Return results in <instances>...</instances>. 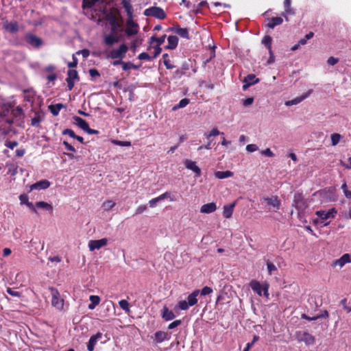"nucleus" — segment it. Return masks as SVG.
<instances>
[{"label":"nucleus","mask_w":351,"mask_h":351,"mask_svg":"<svg viewBox=\"0 0 351 351\" xmlns=\"http://www.w3.org/2000/svg\"><path fill=\"white\" fill-rule=\"evenodd\" d=\"M88 72H89L90 77H97L100 76L99 71L95 69H90L88 71Z\"/></svg>","instance_id":"5fc2aeb1"},{"label":"nucleus","mask_w":351,"mask_h":351,"mask_svg":"<svg viewBox=\"0 0 351 351\" xmlns=\"http://www.w3.org/2000/svg\"><path fill=\"white\" fill-rule=\"evenodd\" d=\"M168 45L167 48L169 49H174L176 48L178 43V38L176 36H169L167 38Z\"/></svg>","instance_id":"a878e982"},{"label":"nucleus","mask_w":351,"mask_h":351,"mask_svg":"<svg viewBox=\"0 0 351 351\" xmlns=\"http://www.w3.org/2000/svg\"><path fill=\"white\" fill-rule=\"evenodd\" d=\"M138 58L141 60H147V61H151L152 60V58L151 56H149L147 53L146 52H143L141 53H140L138 56Z\"/></svg>","instance_id":"a18cd8bd"},{"label":"nucleus","mask_w":351,"mask_h":351,"mask_svg":"<svg viewBox=\"0 0 351 351\" xmlns=\"http://www.w3.org/2000/svg\"><path fill=\"white\" fill-rule=\"evenodd\" d=\"M62 134L69 135L71 138H73L74 139L76 137L75 132L71 129H65L64 130H63Z\"/></svg>","instance_id":"49530a36"},{"label":"nucleus","mask_w":351,"mask_h":351,"mask_svg":"<svg viewBox=\"0 0 351 351\" xmlns=\"http://www.w3.org/2000/svg\"><path fill=\"white\" fill-rule=\"evenodd\" d=\"M191 62L190 60H188L187 61L183 62L180 68L175 71L176 76L178 78H180L182 75H185L186 73V71L191 67Z\"/></svg>","instance_id":"2eb2a0df"},{"label":"nucleus","mask_w":351,"mask_h":351,"mask_svg":"<svg viewBox=\"0 0 351 351\" xmlns=\"http://www.w3.org/2000/svg\"><path fill=\"white\" fill-rule=\"evenodd\" d=\"M164 64L167 69H172L174 68V66L171 63V61L169 59L164 60Z\"/></svg>","instance_id":"338daca9"},{"label":"nucleus","mask_w":351,"mask_h":351,"mask_svg":"<svg viewBox=\"0 0 351 351\" xmlns=\"http://www.w3.org/2000/svg\"><path fill=\"white\" fill-rule=\"evenodd\" d=\"M66 79L70 80H78V73L76 70L71 69L68 71Z\"/></svg>","instance_id":"a19ab883"},{"label":"nucleus","mask_w":351,"mask_h":351,"mask_svg":"<svg viewBox=\"0 0 351 351\" xmlns=\"http://www.w3.org/2000/svg\"><path fill=\"white\" fill-rule=\"evenodd\" d=\"M155 340L157 343L162 342L167 336V334L163 331H157L155 334Z\"/></svg>","instance_id":"f704fd0d"},{"label":"nucleus","mask_w":351,"mask_h":351,"mask_svg":"<svg viewBox=\"0 0 351 351\" xmlns=\"http://www.w3.org/2000/svg\"><path fill=\"white\" fill-rule=\"evenodd\" d=\"M26 43L35 48H39L43 45V40L40 38L31 33H27L25 35Z\"/></svg>","instance_id":"1a4fd4ad"},{"label":"nucleus","mask_w":351,"mask_h":351,"mask_svg":"<svg viewBox=\"0 0 351 351\" xmlns=\"http://www.w3.org/2000/svg\"><path fill=\"white\" fill-rule=\"evenodd\" d=\"M337 211L335 208L329 209L328 211L317 210L315 215L319 217L314 220V223H324L328 219H334Z\"/></svg>","instance_id":"7ed1b4c3"},{"label":"nucleus","mask_w":351,"mask_h":351,"mask_svg":"<svg viewBox=\"0 0 351 351\" xmlns=\"http://www.w3.org/2000/svg\"><path fill=\"white\" fill-rule=\"evenodd\" d=\"M293 206H294L298 210V217L300 220H302V219L304 217V212L308 208V204L301 193H295L293 201Z\"/></svg>","instance_id":"f257e3e1"},{"label":"nucleus","mask_w":351,"mask_h":351,"mask_svg":"<svg viewBox=\"0 0 351 351\" xmlns=\"http://www.w3.org/2000/svg\"><path fill=\"white\" fill-rule=\"evenodd\" d=\"M102 336L101 332H97L96 335L91 336L87 343V350L88 351H93L97 341L101 339Z\"/></svg>","instance_id":"f3484780"},{"label":"nucleus","mask_w":351,"mask_h":351,"mask_svg":"<svg viewBox=\"0 0 351 351\" xmlns=\"http://www.w3.org/2000/svg\"><path fill=\"white\" fill-rule=\"evenodd\" d=\"M5 145L7 147H9L12 149H13L15 147L18 145L17 141H6Z\"/></svg>","instance_id":"864d4df0"},{"label":"nucleus","mask_w":351,"mask_h":351,"mask_svg":"<svg viewBox=\"0 0 351 351\" xmlns=\"http://www.w3.org/2000/svg\"><path fill=\"white\" fill-rule=\"evenodd\" d=\"M341 138H342V136L338 133H334V134H331L332 145V146L337 145L339 143V141H341Z\"/></svg>","instance_id":"ea45409f"},{"label":"nucleus","mask_w":351,"mask_h":351,"mask_svg":"<svg viewBox=\"0 0 351 351\" xmlns=\"http://www.w3.org/2000/svg\"><path fill=\"white\" fill-rule=\"evenodd\" d=\"M351 262V257L350 254H345L340 258L337 259L335 262V265H338L340 267L344 266L346 263Z\"/></svg>","instance_id":"4be33fe9"},{"label":"nucleus","mask_w":351,"mask_h":351,"mask_svg":"<svg viewBox=\"0 0 351 351\" xmlns=\"http://www.w3.org/2000/svg\"><path fill=\"white\" fill-rule=\"evenodd\" d=\"M295 338L299 342H304L306 346H312L315 342V337L304 331L296 332Z\"/></svg>","instance_id":"423d86ee"},{"label":"nucleus","mask_w":351,"mask_h":351,"mask_svg":"<svg viewBox=\"0 0 351 351\" xmlns=\"http://www.w3.org/2000/svg\"><path fill=\"white\" fill-rule=\"evenodd\" d=\"M116 203L112 200H107L104 202L103 204V208L106 210H111L114 206Z\"/></svg>","instance_id":"79ce46f5"},{"label":"nucleus","mask_w":351,"mask_h":351,"mask_svg":"<svg viewBox=\"0 0 351 351\" xmlns=\"http://www.w3.org/2000/svg\"><path fill=\"white\" fill-rule=\"evenodd\" d=\"M36 206L39 208L48 210L50 213H52L53 211V206L50 204H48L47 202H38L36 204Z\"/></svg>","instance_id":"72a5a7b5"},{"label":"nucleus","mask_w":351,"mask_h":351,"mask_svg":"<svg viewBox=\"0 0 351 351\" xmlns=\"http://www.w3.org/2000/svg\"><path fill=\"white\" fill-rule=\"evenodd\" d=\"M199 294V290L196 289L191 293L188 298L187 301L182 300L178 303V306L181 310H187L189 306H193L197 302V297Z\"/></svg>","instance_id":"20e7f679"},{"label":"nucleus","mask_w":351,"mask_h":351,"mask_svg":"<svg viewBox=\"0 0 351 351\" xmlns=\"http://www.w3.org/2000/svg\"><path fill=\"white\" fill-rule=\"evenodd\" d=\"M338 61L339 60L337 58L331 56L327 60V63L331 66H333L336 64Z\"/></svg>","instance_id":"bf43d9fd"},{"label":"nucleus","mask_w":351,"mask_h":351,"mask_svg":"<svg viewBox=\"0 0 351 351\" xmlns=\"http://www.w3.org/2000/svg\"><path fill=\"white\" fill-rule=\"evenodd\" d=\"M261 154L268 157H273L274 156V153L269 148H267L266 149L262 151Z\"/></svg>","instance_id":"052dcab7"},{"label":"nucleus","mask_w":351,"mask_h":351,"mask_svg":"<svg viewBox=\"0 0 351 351\" xmlns=\"http://www.w3.org/2000/svg\"><path fill=\"white\" fill-rule=\"evenodd\" d=\"M66 82H67V88L69 90H71L74 87V80H69L66 79Z\"/></svg>","instance_id":"774afa93"},{"label":"nucleus","mask_w":351,"mask_h":351,"mask_svg":"<svg viewBox=\"0 0 351 351\" xmlns=\"http://www.w3.org/2000/svg\"><path fill=\"white\" fill-rule=\"evenodd\" d=\"M62 106H63L62 104H58L56 105H51L49 108L50 112L54 116H56L58 114V113H59L60 110H61V108H62Z\"/></svg>","instance_id":"e433bc0d"},{"label":"nucleus","mask_w":351,"mask_h":351,"mask_svg":"<svg viewBox=\"0 0 351 351\" xmlns=\"http://www.w3.org/2000/svg\"><path fill=\"white\" fill-rule=\"evenodd\" d=\"M51 294V304L58 310H62L64 306V300L60 298L58 291L53 288H49Z\"/></svg>","instance_id":"0eeeda50"},{"label":"nucleus","mask_w":351,"mask_h":351,"mask_svg":"<svg viewBox=\"0 0 351 351\" xmlns=\"http://www.w3.org/2000/svg\"><path fill=\"white\" fill-rule=\"evenodd\" d=\"M74 121L75 123L81 129L86 132V130L88 129V123L83 119L79 117H74Z\"/></svg>","instance_id":"393cba45"},{"label":"nucleus","mask_w":351,"mask_h":351,"mask_svg":"<svg viewBox=\"0 0 351 351\" xmlns=\"http://www.w3.org/2000/svg\"><path fill=\"white\" fill-rule=\"evenodd\" d=\"M174 32L182 38H189V31L186 28L176 27L174 28Z\"/></svg>","instance_id":"473e14b6"},{"label":"nucleus","mask_w":351,"mask_h":351,"mask_svg":"<svg viewBox=\"0 0 351 351\" xmlns=\"http://www.w3.org/2000/svg\"><path fill=\"white\" fill-rule=\"evenodd\" d=\"M77 54H82V56L84 58H86L89 56L90 55V51L88 49H82V50H80L77 52Z\"/></svg>","instance_id":"4d7b16f0"},{"label":"nucleus","mask_w":351,"mask_h":351,"mask_svg":"<svg viewBox=\"0 0 351 351\" xmlns=\"http://www.w3.org/2000/svg\"><path fill=\"white\" fill-rule=\"evenodd\" d=\"M258 146L255 144H249L246 146V150L249 152H254L258 150Z\"/></svg>","instance_id":"8fccbe9b"},{"label":"nucleus","mask_w":351,"mask_h":351,"mask_svg":"<svg viewBox=\"0 0 351 351\" xmlns=\"http://www.w3.org/2000/svg\"><path fill=\"white\" fill-rule=\"evenodd\" d=\"M267 266L270 275L272 274L273 271L277 269L276 267L270 262L267 263Z\"/></svg>","instance_id":"603ef678"},{"label":"nucleus","mask_w":351,"mask_h":351,"mask_svg":"<svg viewBox=\"0 0 351 351\" xmlns=\"http://www.w3.org/2000/svg\"><path fill=\"white\" fill-rule=\"evenodd\" d=\"M50 186V182L46 180H43L39 182H37L30 186V191L32 190H40V189H46Z\"/></svg>","instance_id":"6ab92c4d"},{"label":"nucleus","mask_w":351,"mask_h":351,"mask_svg":"<svg viewBox=\"0 0 351 351\" xmlns=\"http://www.w3.org/2000/svg\"><path fill=\"white\" fill-rule=\"evenodd\" d=\"M259 79L256 77L254 74H250L247 75L246 77H244L243 80V83H248L250 85H254L257 83H258Z\"/></svg>","instance_id":"cd10ccee"},{"label":"nucleus","mask_w":351,"mask_h":351,"mask_svg":"<svg viewBox=\"0 0 351 351\" xmlns=\"http://www.w3.org/2000/svg\"><path fill=\"white\" fill-rule=\"evenodd\" d=\"M162 317L166 321H169L174 319L175 315L171 311L169 310L166 306H165L162 309Z\"/></svg>","instance_id":"bb28decb"},{"label":"nucleus","mask_w":351,"mask_h":351,"mask_svg":"<svg viewBox=\"0 0 351 351\" xmlns=\"http://www.w3.org/2000/svg\"><path fill=\"white\" fill-rule=\"evenodd\" d=\"M182 322L181 320L180 319H177L173 322H171L169 326H168V328L169 329H173L175 328L176 327L180 326Z\"/></svg>","instance_id":"3c124183"},{"label":"nucleus","mask_w":351,"mask_h":351,"mask_svg":"<svg viewBox=\"0 0 351 351\" xmlns=\"http://www.w3.org/2000/svg\"><path fill=\"white\" fill-rule=\"evenodd\" d=\"M250 286L253 291L257 293L259 296L263 295L262 291H263V295L266 298L269 297V285L267 283L261 285V283L257 280H253L250 282Z\"/></svg>","instance_id":"39448f33"},{"label":"nucleus","mask_w":351,"mask_h":351,"mask_svg":"<svg viewBox=\"0 0 351 351\" xmlns=\"http://www.w3.org/2000/svg\"><path fill=\"white\" fill-rule=\"evenodd\" d=\"M272 38L269 36H265L262 40V43L268 49L269 51L271 50Z\"/></svg>","instance_id":"4c0bfd02"},{"label":"nucleus","mask_w":351,"mask_h":351,"mask_svg":"<svg viewBox=\"0 0 351 351\" xmlns=\"http://www.w3.org/2000/svg\"><path fill=\"white\" fill-rule=\"evenodd\" d=\"M2 27L6 32L11 34H14L19 31V24L16 21H5L3 23Z\"/></svg>","instance_id":"f8f14e48"},{"label":"nucleus","mask_w":351,"mask_h":351,"mask_svg":"<svg viewBox=\"0 0 351 351\" xmlns=\"http://www.w3.org/2000/svg\"><path fill=\"white\" fill-rule=\"evenodd\" d=\"M90 304H88V308L93 310L99 304L100 298L97 295H90L89 297Z\"/></svg>","instance_id":"7c9ffc66"},{"label":"nucleus","mask_w":351,"mask_h":351,"mask_svg":"<svg viewBox=\"0 0 351 351\" xmlns=\"http://www.w3.org/2000/svg\"><path fill=\"white\" fill-rule=\"evenodd\" d=\"M291 0H285L284 5H285V12L282 15L285 17L286 20L288 21V15L294 14V10L291 8Z\"/></svg>","instance_id":"5701e85b"},{"label":"nucleus","mask_w":351,"mask_h":351,"mask_svg":"<svg viewBox=\"0 0 351 351\" xmlns=\"http://www.w3.org/2000/svg\"><path fill=\"white\" fill-rule=\"evenodd\" d=\"M128 51V46L125 44H122L117 49L106 51V56L108 58L122 60Z\"/></svg>","instance_id":"f03ea898"},{"label":"nucleus","mask_w":351,"mask_h":351,"mask_svg":"<svg viewBox=\"0 0 351 351\" xmlns=\"http://www.w3.org/2000/svg\"><path fill=\"white\" fill-rule=\"evenodd\" d=\"M166 38V35H163L160 36V38H157L156 39V45L160 47L162 44L164 43Z\"/></svg>","instance_id":"0e129e2a"},{"label":"nucleus","mask_w":351,"mask_h":351,"mask_svg":"<svg viewBox=\"0 0 351 351\" xmlns=\"http://www.w3.org/2000/svg\"><path fill=\"white\" fill-rule=\"evenodd\" d=\"M121 4L127 12V15L128 18H133V8L131 5L130 1L128 0H122Z\"/></svg>","instance_id":"b1692460"},{"label":"nucleus","mask_w":351,"mask_h":351,"mask_svg":"<svg viewBox=\"0 0 351 351\" xmlns=\"http://www.w3.org/2000/svg\"><path fill=\"white\" fill-rule=\"evenodd\" d=\"M253 102H254V98L253 97H248L247 99H245L243 101V104L245 106H248L252 105L253 104Z\"/></svg>","instance_id":"69168bd1"},{"label":"nucleus","mask_w":351,"mask_h":351,"mask_svg":"<svg viewBox=\"0 0 351 351\" xmlns=\"http://www.w3.org/2000/svg\"><path fill=\"white\" fill-rule=\"evenodd\" d=\"M110 25H111V32L113 34H117V30L118 27H119V24L114 17L111 20Z\"/></svg>","instance_id":"37998d69"},{"label":"nucleus","mask_w":351,"mask_h":351,"mask_svg":"<svg viewBox=\"0 0 351 351\" xmlns=\"http://www.w3.org/2000/svg\"><path fill=\"white\" fill-rule=\"evenodd\" d=\"M144 15L147 16H154L158 19L166 18V14L164 10L159 7H151L144 11Z\"/></svg>","instance_id":"6e6552de"},{"label":"nucleus","mask_w":351,"mask_h":351,"mask_svg":"<svg viewBox=\"0 0 351 351\" xmlns=\"http://www.w3.org/2000/svg\"><path fill=\"white\" fill-rule=\"evenodd\" d=\"M99 0H82V8L84 10L92 8Z\"/></svg>","instance_id":"2f4dec72"},{"label":"nucleus","mask_w":351,"mask_h":351,"mask_svg":"<svg viewBox=\"0 0 351 351\" xmlns=\"http://www.w3.org/2000/svg\"><path fill=\"white\" fill-rule=\"evenodd\" d=\"M63 145L67 150L71 151L72 152H75L76 150L74 148V147L69 144L67 141H63Z\"/></svg>","instance_id":"13d9d810"},{"label":"nucleus","mask_w":351,"mask_h":351,"mask_svg":"<svg viewBox=\"0 0 351 351\" xmlns=\"http://www.w3.org/2000/svg\"><path fill=\"white\" fill-rule=\"evenodd\" d=\"M158 202H160V200H159V199H158V197H155V198H154V199H151V200H149V206H150L151 208H154V207L156 206L157 203H158Z\"/></svg>","instance_id":"e2e57ef3"},{"label":"nucleus","mask_w":351,"mask_h":351,"mask_svg":"<svg viewBox=\"0 0 351 351\" xmlns=\"http://www.w3.org/2000/svg\"><path fill=\"white\" fill-rule=\"evenodd\" d=\"M153 48H154V52H153V56H152V59L156 58L161 53V51H162V49L160 48V47L157 46V45L154 47Z\"/></svg>","instance_id":"de8ad7c7"},{"label":"nucleus","mask_w":351,"mask_h":351,"mask_svg":"<svg viewBox=\"0 0 351 351\" xmlns=\"http://www.w3.org/2000/svg\"><path fill=\"white\" fill-rule=\"evenodd\" d=\"M123 71H128L131 69H138V66L134 65V64L131 63L130 62L123 63Z\"/></svg>","instance_id":"c03bdc74"},{"label":"nucleus","mask_w":351,"mask_h":351,"mask_svg":"<svg viewBox=\"0 0 351 351\" xmlns=\"http://www.w3.org/2000/svg\"><path fill=\"white\" fill-rule=\"evenodd\" d=\"M189 99H186V98H184V99H182L180 101L179 104H177V105H175L172 110H177L180 108H184L185 106H186L189 104Z\"/></svg>","instance_id":"c9c22d12"},{"label":"nucleus","mask_w":351,"mask_h":351,"mask_svg":"<svg viewBox=\"0 0 351 351\" xmlns=\"http://www.w3.org/2000/svg\"><path fill=\"white\" fill-rule=\"evenodd\" d=\"M235 204H236V203L233 202L232 204H226V205L223 206V215L225 218L229 219L231 217L233 210H234V208L235 206Z\"/></svg>","instance_id":"412c9836"},{"label":"nucleus","mask_w":351,"mask_h":351,"mask_svg":"<svg viewBox=\"0 0 351 351\" xmlns=\"http://www.w3.org/2000/svg\"><path fill=\"white\" fill-rule=\"evenodd\" d=\"M138 24L133 21V18H128L126 22L125 32L131 36L138 33Z\"/></svg>","instance_id":"9d476101"},{"label":"nucleus","mask_w":351,"mask_h":351,"mask_svg":"<svg viewBox=\"0 0 351 351\" xmlns=\"http://www.w3.org/2000/svg\"><path fill=\"white\" fill-rule=\"evenodd\" d=\"M263 201L265 202L268 205L275 208V210H278L280 206V202L277 196H271L270 197H264Z\"/></svg>","instance_id":"a211bd4d"},{"label":"nucleus","mask_w":351,"mask_h":351,"mask_svg":"<svg viewBox=\"0 0 351 351\" xmlns=\"http://www.w3.org/2000/svg\"><path fill=\"white\" fill-rule=\"evenodd\" d=\"M120 40V37L117 34L111 33L104 36V43L108 46H112Z\"/></svg>","instance_id":"ddd939ff"},{"label":"nucleus","mask_w":351,"mask_h":351,"mask_svg":"<svg viewBox=\"0 0 351 351\" xmlns=\"http://www.w3.org/2000/svg\"><path fill=\"white\" fill-rule=\"evenodd\" d=\"M282 22H283V19L281 17H278V16H277V17H272L269 23L267 25V26L269 28L273 29L276 25H279L282 24Z\"/></svg>","instance_id":"c85d7f7f"},{"label":"nucleus","mask_w":351,"mask_h":351,"mask_svg":"<svg viewBox=\"0 0 351 351\" xmlns=\"http://www.w3.org/2000/svg\"><path fill=\"white\" fill-rule=\"evenodd\" d=\"M78 61L77 58L73 55V61L68 63V66L69 68H74L76 67L77 65Z\"/></svg>","instance_id":"6e6d98bb"},{"label":"nucleus","mask_w":351,"mask_h":351,"mask_svg":"<svg viewBox=\"0 0 351 351\" xmlns=\"http://www.w3.org/2000/svg\"><path fill=\"white\" fill-rule=\"evenodd\" d=\"M185 167L195 173L197 177H199L202 174L200 168L196 165V162L189 159L184 161Z\"/></svg>","instance_id":"4468645a"},{"label":"nucleus","mask_w":351,"mask_h":351,"mask_svg":"<svg viewBox=\"0 0 351 351\" xmlns=\"http://www.w3.org/2000/svg\"><path fill=\"white\" fill-rule=\"evenodd\" d=\"M213 292V289L209 287H204L201 290V295H206L208 294H210Z\"/></svg>","instance_id":"09e8293b"},{"label":"nucleus","mask_w":351,"mask_h":351,"mask_svg":"<svg viewBox=\"0 0 351 351\" xmlns=\"http://www.w3.org/2000/svg\"><path fill=\"white\" fill-rule=\"evenodd\" d=\"M108 243V239L104 238L99 240H90L88 242V248L90 251H94L95 250H99L101 247L106 246Z\"/></svg>","instance_id":"9b49d317"},{"label":"nucleus","mask_w":351,"mask_h":351,"mask_svg":"<svg viewBox=\"0 0 351 351\" xmlns=\"http://www.w3.org/2000/svg\"><path fill=\"white\" fill-rule=\"evenodd\" d=\"M217 210V205L214 202L208 203L202 206L200 212L202 213H212Z\"/></svg>","instance_id":"aec40b11"},{"label":"nucleus","mask_w":351,"mask_h":351,"mask_svg":"<svg viewBox=\"0 0 351 351\" xmlns=\"http://www.w3.org/2000/svg\"><path fill=\"white\" fill-rule=\"evenodd\" d=\"M119 306L127 313L130 312V304L125 300H121L119 302Z\"/></svg>","instance_id":"58836bf2"},{"label":"nucleus","mask_w":351,"mask_h":351,"mask_svg":"<svg viewBox=\"0 0 351 351\" xmlns=\"http://www.w3.org/2000/svg\"><path fill=\"white\" fill-rule=\"evenodd\" d=\"M312 92H313V90H309L308 92H306V93L303 94L302 95H301L300 97H296L293 99L289 100V101H287L285 102V105L287 106H291L298 104L299 103L302 101L304 99L307 98L312 93Z\"/></svg>","instance_id":"dca6fc26"},{"label":"nucleus","mask_w":351,"mask_h":351,"mask_svg":"<svg viewBox=\"0 0 351 351\" xmlns=\"http://www.w3.org/2000/svg\"><path fill=\"white\" fill-rule=\"evenodd\" d=\"M146 209H147L146 205H141L136 208L135 214L140 215V214L143 213Z\"/></svg>","instance_id":"680f3d73"},{"label":"nucleus","mask_w":351,"mask_h":351,"mask_svg":"<svg viewBox=\"0 0 351 351\" xmlns=\"http://www.w3.org/2000/svg\"><path fill=\"white\" fill-rule=\"evenodd\" d=\"M215 176L218 179H224L232 177L233 176V172L228 170L225 171H218L215 173Z\"/></svg>","instance_id":"c756f323"}]
</instances>
